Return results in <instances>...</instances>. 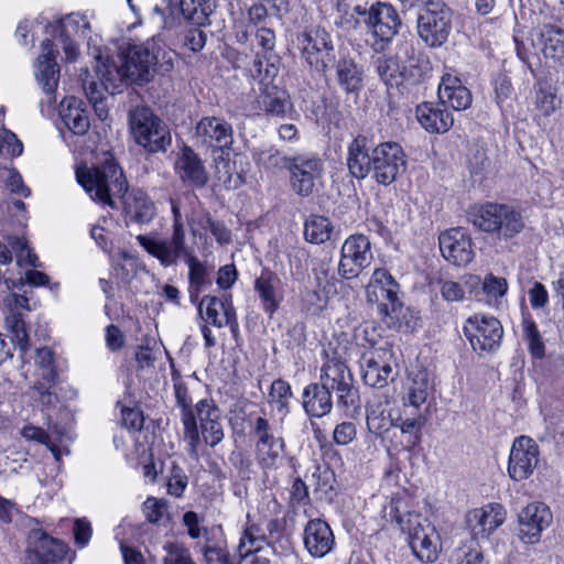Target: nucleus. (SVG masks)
I'll return each mask as SVG.
<instances>
[{
    "label": "nucleus",
    "mask_w": 564,
    "mask_h": 564,
    "mask_svg": "<svg viewBox=\"0 0 564 564\" xmlns=\"http://www.w3.org/2000/svg\"><path fill=\"white\" fill-rule=\"evenodd\" d=\"M290 172L293 191L301 196H310L323 176V163L315 158H297L291 164Z\"/></svg>",
    "instance_id": "nucleus-17"
},
{
    "label": "nucleus",
    "mask_w": 564,
    "mask_h": 564,
    "mask_svg": "<svg viewBox=\"0 0 564 564\" xmlns=\"http://www.w3.org/2000/svg\"><path fill=\"white\" fill-rule=\"evenodd\" d=\"M370 249H341V257L338 264L339 274L346 279L357 276L372 261Z\"/></svg>",
    "instance_id": "nucleus-35"
},
{
    "label": "nucleus",
    "mask_w": 564,
    "mask_h": 564,
    "mask_svg": "<svg viewBox=\"0 0 564 564\" xmlns=\"http://www.w3.org/2000/svg\"><path fill=\"white\" fill-rule=\"evenodd\" d=\"M440 247H465L470 246L471 240L467 230L463 227H455L443 231L438 236Z\"/></svg>",
    "instance_id": "nucleus-51"
},
{
    "label": "nucleus",
    "mask_w": 564,
    "mask_h": 564,
    "mask_svg": "<svg viewBox=\"0 0 564 564\" xmlns=\"http://www.w3.org/2000/svg\"><path fill=\"white\" fill-rule=\"evenodd\" d=\"M367 8L362 6L349 7L347 4L337 6V18L335 23L345 29L354 30L359 25V17L366 19Z\"/></svg>",
    "instance_id": "nucleus-46"
},
{
    "label": "nucleus",
    "mask_w": 564,
    "mask_h": 564,
    "mask_svg": "<svg viewBox=\"0 0 564 564\" xmlns=\"http://www.w3.org/2000/svg\"><path fill=\"white\" fill-rule=\"evenodd\" d=\"M475 351H495L501 341L503 329L494 316L475 315L469 317L464 327Z\"/></svg>",
    "instance_id": "nucleus-11"
},
{
    "label": "nucleus",
    "mask_w": 564,
    "mask_h": 564,
    "mask_svg": "<svg viewBox=\"0 0 564 564\" xmlns=\"http://www.w3.org/2000/svg\"><path fill=\"white\" fill-rule=\"evenodd\" d=\"M416 118L420 124L429 132L444 133L453 123V115L440 107L425 102L416 107Z\"/></svg>",
    "instance_id": "nucleus-29"
},
{
    "label": "nucleus",
    "mask_w": 564,
    "mask_h": 564,
    "mask_svg": "<svg viewBox=\"0 0 564 564\" xmlns=\"http://www.w3.org/2000/svg\"><path fill=\"white\" fill-rule=\"evenodd\" d=\"M35 365L39 368L37 380L46 382H56V371L54 368L53 352L48 348H40L36 350Z\"/></svg>",
    "instance_id": "nucleus-49"
},
{
    "label": "nucleus",
    "mask_w": 564,
    "mask_h": 564,
    "mask_svg": "<svg viewBox=\"0 0 564 564\" xmlns=\"http://www.w3.org/2000/svg\"><path fill=\"white\" fill-rule=\"evenodd\" d=\"M112 265L121 271L122 279L129 280L142 269V265L133 249H111L109 253Z\"/></svg>",
    "instance_id": "nucleus-37"
},
{
    "label": "nucleus",
    "mask_w": 564,
    "mask_h": 564,
    "mask_svg": "<svg viewBox=\"0 0 564 564\" xmlns=\"http://www.w3.org/2000/svg\"><path fill=\"white\" fill-rule=\"evenodd\" d=\"M539 463V448L534 440L528 436L517 437L511 446L508 474L511 479L521 481L532 475Z\"/></svg>",
    "instance_id": "nucleus-14"
},
{
    "label": "nucleus",
    "mask_w": 564,
    "mask_h": 564,
    "mask_svg": "<svg viewBox=\"0 0 564 564\" xmlns=\"http://www.w3.org/2000/svg\"><path fill=\"white\" fill-rule=\"evenodd\" d=\"M291 397V387L286 381L278 379L272 382L269 392V401L282 416L289 413V401Z\"/></svg>",
    "instance_id": "nucleus-43"
},
{
    "label": "nucleus",
    "mask_w": 564,
    "mask_h": 564,
    "mask_svg": "<svg viewBox=\"0 0 564 564\" xmlns=\"http://www.w3.org/2000/svg\"><path fill=\"white\" fill-rule=\"evenodd\" d=\"M321 384L337 395V405L349 409L356 406L359 399L354 387V378L348 367L339 359L333 358L325 362L321 373Z\"/></svg>",
    "instance_id": "nucleus-7"
},
{
    "label": "nucleus",
    "mask_w": 564,
    "mask_h": 564,
    "mask_svg": "<svg viewBox=\"0 0 564 564\" xmlns=\"http://www.w3.org/2000/svg\"><path fill=\"white\" fill-rule=\"evenodd\" d=\"M129 126L134 141L149 152L165 151L171 143L166 126L148 107L131 110Z\"/></svg>",
    "instance_id": "nucleus-4"
},
{
    "label": "nucleus",
    "mask_w": 564,
    "mask_h": 564,
    "mask_svg": "<svg viewBox=\"0 0 564 564\" xmlns=\"http://www.w3.org/2000/svg\"><path fill=\"white\" fill-rule=\"evenodd\" d=\"M546 58L560 59L564 56V30L547 24L535 32L532 39Z\"/></svg>",
    "instance_id": "nucleus-30"
},
{
    "label": "nucleus",
    "mask_w": 564,
    "mask_h": 564,
    "mask_svg": "<svg viewBox=\"0 0 564 564\" xmlns=\"http://www.w3.org/2000/svg\"><path fill=\"white\" fill-rule=\"evenodd\" d=\"M390 425H392L390 414L387 413L381 402L378 404L371 403L367 406V426L370 432L381 433L387 431Z\"/></svg>",
    "instance_id": "nucleus-47"
},
{
    "label": "nucleus",
    "mask_w": 564,
    "mask_h": 564,
    "mask_svg": "<svg viewBox=\"0 0 564 564\" xmlns=\"http://www.w3.org/2000/svg\"><path fill=\"white\" fill-rule=\"evenodd\" d=\"M528 294L532 307L540 308L544 307L547 304L549 294L545 286L542 283L535 282L533 286L529 290Z\"/></svg>",
    "instance_id": "nucleus-64"
},
{
    "label": "nucleus",
    "mask_w": 564,
    "mask_h": 564,
    "mask_svg": "<svg viewBox=\"0 0 564 564\" xmlns=\"http://www.w3.org/2000/svg\"><path fill=\"white\" fill-rule=\"evenodd\" d=\"M254 435L257 436L256 446H262L270 444L274 441L283 440L282 437H275L270 433V424L267 419L258 416L252 425Z\"/></svg>",
    "instance_id": "nucleus-58"
},
{
    "label": "nucleus",
    "mask_w": 564,
    "mask_h": 564,
    "mask_svg": "<svg viewBox=\"0 0 564 564\" xmlns=\"http://www.w3.org/2000/svg\"><path fill=\"white\" fill-rule=\"evenodd\" d=\"M332 225L328 218L323 216H312L305 223L304 236L310 243H325L332 234Z\"/></svg>",
    "instance_id": "nucleus-39"
},
{
    "label": "nucleus",
    "mask_w": 564,
    "mask_h": 564,
    "mask_svg": "<svg viewBox=\"0 0 564 564\" xmlns=\"http://www.w3.org/2000/svg\"><path fill=\"white\" fill-rule=\"evenodd\" d=\"M265 543L264 536L259 534V530L251 527L243 531L238 545V552L241 558L259 552Z\"/></svg>",
    "instance_id": "nucleus-48"
},
{
    "label": "nucleus",
    "mask_w": 564,
    "mask_h": 564,
    "mask_svg": "<svg viewBox=\"0 0 564 564\" xmlns=\"http://www.w3.org/2000/svg\"><path fill=\"white\" fill-rule=\"evenodd\" d=\"M473 224L482 231H497L505 238L519 234L524 225L521 215L508 205L488 203L470 214Z\"/></svg>",
    "instance_id": "nucleus-5"
},
{
    "label": "nucleus",
    "mask_w": 564,
    "mask_h": 564,
    "mask_svg": "<svg viewBox=\"0 0 564 564\" xmlns=\"http://www.w3.org/2000/svg\"><path fill=\"white\" fill-rule=\"evenodd\" d=\"M347 166L349 173L362 180L372 170V153L369 154L368 140L364 135H358L348 145Z\"/></svg>",
    "instance_id": "nucleus-28"
},
{
    "label": "nucleus",
    "mask_w": 564,
    "mask_h": 564,
    "mask_svg": "<svg viewBox=\"0 0 564 564\" xmlns=\"http://www.w3.org/2000/svg\"><path fill=\"white\" fill-rule=\"evenodd\" d=\"M480 284L478 276H469L464 283L445 280L441 281V293L447 302H460L465 299L466 289H471Z\"/></svg>",
    "instance_id": "nucleus-42"
},
{
    "label": "nucleus",
    "mask_w": 564,
    "mask_h": 564,
    "mask_svg": "<svg viewBox=\"0 0 564 564\" xmlns=\"http://www.w3.org/2000/svg\"><path fill=\"white\" fill-rule=\"evenodd\" d=\"M203 554L205 564H229V554L223 547L206 545Z\"/></svg>",
    "instance_id": "nucleus-63"
},
{
    "label": "nucleus",
    "mask_w": 564,
    "mask_h": 564,
    "mask_svg": "<svg viewBox=\"0 0 564 564\" xmlns=\"http://www.w3.org/2000/svg\"><path fill=\"white\" fill-rule=\"evenodd\" d=\"M284 441H274L270 444L256 446V460L262 469H275L283 459Z\"/></svg>",
    "instance_id": "nucleus-38"
},
{
    "label": "nucleus",
    "mask_w": 564,
    "mask_h": 564,
    "mask_svg": "<svg viewBox=\"0 0 564 564\" xmlns=\"http://www.w3.org/2000/svg\"><path fill=\"white\" fill-rule=\"evenodd\" d=\"M224 308V300L215 296H204L198 306L199 316L206 322L217 327L224 326L221 313Z\"/></svg>",
    "instance_id": "nucleus-44"
},
{
    "label": "nucleus",
    "mask_w": 564,
    "mask_h": 564,
    "mask_svg": "<svg viewBox=\"0 0 564 564\" xmlns=\"http://www.w3.org/2000/svg\"><path fill=\"white\" fill-rule=\"evenodd\" d=\"M335 543L330 527L321 519L308 521L304 530L306 550L316 557H323L333 549Z\"/></svg>",
    "instance_id": "nucleus-25"
},
{
    "label": "nucleus",
    "mask_w": 564,
    "mask_h": 564,
    "mask_svg": "<svg viewBox=\"0 0 564 564\" xmlns=\"http://www.w3.org/2000/svg\"><path fill=\"white\" fill-rule=\"evenodd\" d=\"M408 531L410 546L415 556L425 563H432L437 558L440 549V534L432 523L421 519L417 514H409Z\"/></svg>",
    "instance_id": "nucleus-10"
},
{
    "label": "nucleus",
    "mask_w": 564,
    "mask_h": 564,
    "mask_svg": "<svg viewBox=\"0 0 564 564\" xmlns=\"http://www.w3.org/2000/svg\"><path fill=\"white\" fill-rule=\"evenodd\" d=\"M2 303L9 310L8 315L21 314V310L31 311L29 299L25 295L9 293Z\"/></svg>",
    "instance_id": "nucleus-61"
},
{
    "label": "nucleus",
    "mask_w": 564,
    "mask_h": 564,
    "mask_svg": "<svg viewBox=\"0 0 564 564\" xmlns=\"http://www.w3.org/2000/svg\"><path fill=\"white\" fill-rule=\"evenodd\" d=\"M392 352L388 343L365 352L361 360L362 379L372 388H383L392 380Z\"/></svg>",
    "instance_id": "nucleus-13"
},
{
    "label": "nucleus",
    "mask_w": 564,
    "mask_h": 564,
    "mask_svg": "<svg viewBox=\"0 0 564 564\" xmlns=\"http://www.w3.org/2000/svg\"><path fill=\"white\" fill-rule=\"evenodd\" d=\"M519 536L528 544L540 540L541 533L552 522V512L542 502H533L524 507L519 516Z\"/></svg>",
    "instance_id": "nucleus-16"
},
{
    "label": "nucleus",
    "mask_w": 564,
    "mask_h": 564,
    "mask_svg": "<svg viewBox=\"0 0 564 564\" xmlns=\"http://www.w3.org/2000/svg\"><path fill=\"white\" fill-rule=\"evenodd\" d=\"M356 437L357 427L352 422H341L335 426L333 432V440L339 446L349 445Z\"/></svg>",
    "instance_id": "nucleus-55"
},
{
    "label": "nucleus",
    "mask_w": 564,
    "mask_h": 564,
    "mask_svg": "<svg viewBox=\"0 0 564 564\" xmlns=\"http://www.w3.org/2000/svg\"><path fill=\"white\" fill-rule=\"evenodd\" d=\"M76 178L89 196L99 204L117 207L122 203L131 221L145 224L155 215L153 203L142 191L127 193V181L115 159H106L102 164L79 166Z\"/></svg>",
    "instance_id": "nucleus-2"
},
{
    "label": "nucleus",
    "mask_w": 564,
    "mask_h": 564,
    "mask_svg": "<svg viewBox=\"0 0 564 564\" xmlns=\"http://www.w3.org/2000/svg\"><path fill=\"white\" fill-rule=\"evenodd\" d=\"M143 512L149 522H159L166 512V503L163 500L150 497L143 503Z\"/></svg>",
    "instance_id": "nucleus-59"
},
{
    "label": "nucleus",
    "mask_w": 564,
    "mask_h": 564,
    "mask_svg": "<svg viewBox=\"0 0 564 564\" xmlns=\"http://www.w3.org/2000/svg\"><path fill=\"white\" fill-rule=\"evenodd\" d=\"M523 332L529 349L533 357L542 358L544 356V344L534 322L525 319L523 322Z\"/></svg>",
    "instance_id": "nucleus-52"
},
{
    "label": "nucleus",
    "mask_w": 564,
    "mask_h": 564,
    "mask_svg": "<svg viewBox=\"0 0 564 564\" xmlns=\"http://www.w3.org/2000/svg\"><path fill=\"white\" fill-rule=\"evenodd\" d=\"M91 533L90 522L85 518L74 521V539L78 546L85 547L91 538Z\"/></svg>",
    "instance_id": "nucleus-62"
},
{
    "label": "nucleus",
    "mask_w": 564,
    "mask_h": 564,
    "mask_svg": "<svg viewBox=\"0 0 564 564\" xmlns=\"http://www.w3.org/2000/svg\"><path fill=\"white\" fill-rule=\"evenodd\" d=\"M42 53L35 64V77L43 91L54 94L58 84L59 68L55 62L56 51L51 40H44L41 45Z\"/></svg>",
    "instance_id": "nucleus-23"
},
{
    "label": "nucleus",
    "mask_w": 564,
    "mask_h": 564,
    "mask_svg": "<svg viewBox=\"0 0 564 564\" xmlns=\"http://www.w3.org/2000/svg\"><path fill=\"white\" fill-rule=\"evenodd\" d=\"M339 86L348 94L358 93L364 86V70L352 58H340L336 66Z\"/></svg>",
    "instance_id": "nucleus-36"
},
{
    "label": "nucleus",
    "mask_w": 564,
    "mask_h": 564,
    "mask_svg": "<svg viewBox=\"0 0 564 564\" xmlns=\"http://www.w3.org/2000/svg\"><path fill=\"white\" fill-rule=\"evenodd\" d=\"M301 53L306 63L317 72L325 73L335 61L330 34L321 28L305 30L297 36Z\"/></svg>",
    "instance_id": "nucleus-8"
},
{
    "label": "nucleus",
    "mask_w": 564,
    "mask_h": 564,
    "mask_svg": "<svg viewBox=\"0 0 564 564\" xmlns=\"http://www.w3.org/2000/svg\"><path fill=\"white\" fill-rule=\"evenodd\" d=\"M258 102L262 110L276 117L285 116L292 107L288 93L270 84L263 86Z\"/></svg>",
    "instance_id": "nucleus-34"
},
{
    "label": "nucleus",
    "mask_w": 564,
    "mask_h": 564,
    "mask_svg": "<svg viewBox=\"0 0 564 564\" xmlns=\"http://www.w3.org/2000/svg\"><path fill=\"white\" fill-rule=\"evenodd\" d=\"M508 290L507 280L503 278H498L492 274H489L485 278L482 282V291L490 299H499L502 297Z\"/></svg>",
    "instance_id": "nucleus-56"
},
{
    "label": "nucleus",
    "mask_w": 564,
    "mask_h": 564,
    "mask_svg": "<svg viewBox=\"0 0 564 564\" xmlns=\"http://www.w3.org/2000/svg\"><path fill=\"white\" fill-rule=\"evenodd\" d=\"M406 159L402 148L395 142H383L372 150V177L388 186L405 171Z\"/></svg>",
    "instance_id": "nucleus-9"
},
{
    "label": "nucleus",
    "mask_w": 564,
    "mask_h": 564,
    "mask_svg": "<svg viewBox=\"0 0 564 564\" xmlns=\"http://www.w3.org/2000/svg\"><path fill=\"white\" fill-rule=\"evenodd\" d=\"M59 116L74 134L84 135L89 130V115L83 100L76 97H67L61 101Z\"/></svg>",
    "instance_id": "nucleus-27"
},
{
    "label": "nucleus",
    "mask_w": 564,
    "mask_h": 564,
    "mask_svg": "<svg viewBox=\"0 0 564 564\" xmlns=\"http://www.w3.org/2000/svg\"><path fill=\"white\" fill-rule=\"evenodd\" d=\"M451 11L440 1H425L417 17V34L431 47L443 45L451 33Z\"/></svg>",
    "instance_id": "nucleus-6"
},
{
    "label": "nucleus",
    "mask_w": 564,
    "mask_h": 564,
    "mask_svg": "<svg viewBox=\"0 0 564 564\" xmlns=\"http://www.w3.org/2000/svg\"><path fill=\"white\" fill-rule=\"evenodd\" d=\"M279 286L280 279L268 270H263L254 281V290L261 300L263 310L270 316L278 310L282 300Z\"/></svg>",
    "instance_id": "nucleus-31"
},
{
    "label": "nucleus",
    "mask_w": 564,
    "mask_h": 564,
    "mask_svg": "<svg viewBox=\"0 0 564 564\" xmlns=\"http://www.w3.org/2000/svg\"><path fill=\"white\" fill-rule=\"evenodd\" d=\"M89 31L88 20L80 14L73 13L59 21V42L67 61L73 62L78 56L76 37H86Z\"/></svg>",
    "instance_id": "nucleus-22"
},
{
    "label": "nucleus",
    "mask_w": 564,
    "mask_h": 564,
    "mask_svg": "<svg viewBox=\"0 0 564 564\" xmlns=\"http://www.w3.org/2000/svg\"><path fill=\"white\" fill-rule=\"evenodd\" d=\"M197 143L214 149H228L234 142L232 127L225 119L219 117H204L195 128Z\"/></svg>",
    "instance_id": "nucleus-15"
},
{
    "label": "nucleus",
    "mask_w": 564,
    "mask_h": 564,
    "mask_svg": "<svg viewBox=\"0 0 564 564\" xmlns=\"http://www.w3.org/2000/svg\"><path fill=\"white\" fill-rule=\"evenodd\" d=\"M560 105L556 94L550 86L538 85L535 90L534 106L538 115L543 117L551 116Z\"/></svg>",
    "instance_id": "nucleus-45"
},
{
    "label": "nucleus",
    "mask_w": 564,
    "mask_h": 564,
    "mask_svg": "<svg viewBox=\"0 0 564 564\" xmlns=\"http://www.w3.org/2000/svg\"><path fill=\"white\" fill-rule=\"evenodd\" d=\"M376 69L381 80L388 87H399L403 80L400 63L395 57H380L376 62Z\"/></svg>",
    "instance_id": "nucleus-40"
},
{
    "label": "nucleus",
    "mask_w": 564,
    "mask_h": 564,
    "mask_svg": "<svg viewBox=\"0 0 564 564\" xmlns=\"http://www.w3.org/2000/svg\"><path fill=\"white\" fill-rule=\"evenodd\" d=\"M303 408L310 416H325L333 409L330 392L321 383L308 384L303 391Z\"/></svg>",
    "instance_id": "nucleus-32"
},
{
    "label": "nucleus",
    "mask_w": 564,
    "mask_h": 564,
    "mask_svg": "<svg viewBox=\"0 0 564 564\" xmlns=\"http://www.w3.org/2000/svg\"><path fill=\"white\" fill-rule=\"evenodd\" d=\"M196 421H199V430L204 442L215 447L224 438L220 410L209 400H200L195 405Z\"/></svg>",
    "instance_id": "nucleus-19"
},
{
    "label": "nucleus",
    "mask_w": 564,
    "mask_h": 564,
    "mask_svg": "<svg viewBox=\"0 0 564 564\" xmlns=\"http://www.w3.org/2000/svg\"><path fill=\"white\" fill-rule=\"evenodd\" d=\"M175 398L178 406L182 409V422L184 425V440L188 444V453L197 458L200 437L196 423V411L191 408L192 400L188 397L187 389L183 384H175Z\"/></svg>",
    "instance_id": "nucleus-24"
},
{
    "label": "nucleus",
    "mask_w": 564,
    "mask_h": 564,
    "mask_svg": "<svg viewBox=\"0 0 564 564\" xmlns=\"http://www.w3.org/2000/svg\"><path fill=\"white\" fill-rule=\"evenodd\" d=\"M458 564H487L485 561L482 551L475 540H471L469 544H464L457 554Z\"/></svg>",
    "instance_id": "nucleus-54"
},
{
    "label": "nucleus",
    "mask_w": 564,
    "mask_h": 564,
    "mask_svg": "<svg viewBox=\"0 0 564 564\" xmlns=\"http://www.w3.org/2000/svg\"><path fill=\"white\" fill-rule=\"evenodd\" d=\"M431 392L429 373L425 369H419L410 373L405 394L403 397L404 406L419 409L427 400Z\"/></svg>",
    "instance_id": "nucleus-33"
},
{
    "label": "nucleus",
    "mask_w": 564,
    "mask_h": 564,
    "mask_svg": "<svg viewBox=\"0 0 564 564\" xmlns=\"http://www.w3.org/2000/svg\"><path fill=\"white\" fill-rule=\"evenodd\" d=\"M175 173L186 186L202 188L208 182L203 161L189 147H184L177 155Z\"/></svg>",
    "instance_id": "nucleus-21"
},
{
    "label": "nucleus",
    "mask_w": 564,
    "mask_h": 564,
    "mask_svg": "<svg viewBox=\"0 0 564 564\" xmlns=\"http://www.w3.org/2000/svg\"><path fill=\"white\" fill-rule=\"evenodd\" d=\"M6 323L12 335V341L17 345L23 358L29 352L31 345L22 314L7 315Z\"/></svg>",
    "instance_id": "nucleus-41"
},
{
    "label": "nucleus",
    "mask_w": 564,
    "mask_h": 564,
    "mask_svg": "<svg viewBox=\"0 0 564 564\" xmlns=\"http://www.w3.org/2000/svg\"><path fill=\"white\" fill-rule=\"evenodd\" d=\"M399 284L384 269H377L366 288L369 303L376 304L381 319L389 327H400L403 304L399 300Z\"/></svg>",
    "instance_id": "nucleus-3"
},
{
    "label": "nucleus",
    "mask_w": 564,
    "mask_h": 564,
    "mask_svg": "<svg viewBox=\"0 0 564 564\" xmlns=\"http://www.w3.org/2000/svg\"><path fill=\"white\" fill-rule=\"evenodd\" d=\"M438 99L454 110H465L473 101L471 93L462 80L452 74H444L438 86Z\"/></svg>",
    "instance_id": "nucleus-26"
},
{
    "label": "nucleus",
    "mask_w": 564,
    "mask_h": 564,
    "mask_svg": "<svg viewBox=\"0 0 564 564\" xmlns=\"http://www.w3.org/2000/svg\"><path fill=\"white\" fill-rule=\"evenodd\" d=\"M159 55L160 51L150 43L147 46H131L127 52L111 57L105 56L100 48H95L96 72L102 84L89 79L88 69H82L79 80L85 96L101 121L109 117L105 91L113 95L129 84L143 85L150 82L156 72Z\"/></svg>",
    "instance_id": "nucleus-1"
},
{
    "label": "nucleus",
    "mask_w": 564,
    "mask_h": 564,
    "mask_svg": "<svg viewBox=\"0 0 564 564\" xmlns=\"http://www.w3.org/2000/svg\"><path fill=\"white\" fill-rule=\"evenodd\" d=\"M506 520V510L501 505L489 503L469 511L466 524L473 534V540L486 538L499 528Z\"/></svg>",
    "instance_id": "nucleus-18"
},
{
    "label": "nucleus",
    "mask_w": 564,
    "mask_h": 564,
    "mask_svg": "<svg viewBox=\"0 0 564 564\" xmlns=\"http://www.w3.org/2000/svg\"><path fill=\"white\" fill-rule=\"evenodd\" d=\"M187 486V476L177 465H173L167 480L169 494L181 497Z\"/></svg>",
    "instance_id": "nucleus-57"
},
{
    "label": "nucleus",
    "mask_w": 564,
    "mask_h": 564,
    "mask_svg": "<svg viewBox=\"0 0 564 564\" xmlns=\"http://www.w3.org/2000/svg\"><path fill=\"white\" fill-rule=\"evenodd\" d=\"M32 536L35 541L29 551L28 564H57L68 552L67 544L45 532L34 531Z\"/></svg>",
    "instance_id": "nucleus-20"
},
{
    "label": "nucleus",
    "mask_w": 564,
    "mask_h": 564,
    "mask_svg": "<svg viewBox=\"0 0 564 564\" xmlns=\"http://www.w3.org/2000/svg\"><path fill=\"white\" fill-rule=\"evenodd\" d=\"M449 263L462 267L468 264L475 257L473 249H440Z\"/></svg>",
    "instance_id": "nucleus-60"
},
{
    "label": "nucleus",
    "mask_w": 564,
    "mask_h": 564,
    "mask_svg": "<svg viewBox=\"0 0 564 564\" xmlns=\"http://www.w3.org/2000/svg\"><path fill=\"white\" fill-rule=\"evenodd\" d=\"M368 32L377 42L389 43L397 35L401 19L397 10L389 3L377 2L367 9L364 19Z\"/></svg>",
    "instance_id": "nucleus-12"
},
{
    "label": "nucleus",
    "mask_w": 564,
    "mask_h": 564,
    "mask_svg": "<svg viewBox=\"0 0 564 564\" xmlns=\"http://www.w3.org/2000/svg\"><path fill=\"white\" fill-rule=\"evenodd\" d=\"M163 551L165 552L163 564H196L189 551L181 543L166 542Z\"/></svg>",
    "instance_id": "nucleus-50"
},
{
    "label": "nucleus",
    "mask_w": 564,
    "mask_h": 564,
    "mask_svg": "<svg viewBox=\"0 0 564 564\" xmlns=\"http://www.w3.org/2000/svg\"><path fill=\"white\" fill-rule=\"evenodd\" d=\"M56 382H46L44 380H36L33 386L34 394L33 397L43 405V406H54L58 402L57 394L53 391V388Z\"/></svg>",
    "instance_id": "nucleus-53"
}]
</instances>
